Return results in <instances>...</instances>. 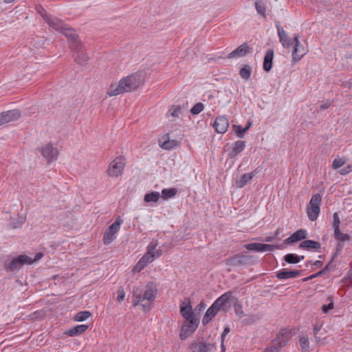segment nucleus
Listing matches in <instances>:
<instances>
[{"mask_svg": "<svg viewBox=\"0 0 352 352\" xmlns=\"http://www.w3.org/2000/svg\"><path fill=\"white\" fill-rule=\"evenodd\" d=\"M157 294V287L153 282L148 283L142 289L140 287H133L132 291V303L133 306L141 305L143 310L150 309Z\"/></svg>", "mask_w": 352, "mask_h": 352, "instance_id": "nucleus-1", "label": "nucleus"}, {"mask_svg": "<svg viewBox=\"0 0 352 352\" xmlns=\"http://www.w3.org/2000/svg\"><path fill=\"white\" fill-rule=\"evenodd\" d=\"M142 81L140 74L135 73L122 78L118 84H112L107 92L110 96H116L125 92L131 91L139 87Z\"/></svg>", "mask_w": 352, "mask_h": 352, "instance_id": "nucleus-2", "label": "nucleus"}, {"mask_svg": "<svg viewBox=\"0 0 352 352\" xmlns=\"http://www.w3.org/2000/svg\"><path fill=\"white\" fill-rule=\"evenodd\" d=\"M158 245L157 240H153L147 247L146 254L139 260L133 269L134 273L141 272L148 264L152 263L155 258L160 257L162 251L155 250Z\"/></svg>", "mask_w": 352, "mask_h": 352, "instance_id": "nucleus-3", "label": "nucleus"}, {"mask_svg": "<svg viewBox=\"0 0 352 352\" xmlns=\"http://www.w3.org/2000/svg\"><path fill=\"white\" fill-rule=\"evenodd\" d=\"M43 256V254L42 252L36 253L34 258L25 254L19 255L9 261H6L5 263V269L9 272L19 270L24 265H31L39 261Z\"/></svg>", "mask_w": 352, "mask_h": 352, "instance_id": "nucleus-4", "label": "nucleus"}, {"mask_svg": "<svg viewBox=\"0 0 352 352\" xmlns=\"http://www.w3.org/2000/svg\"><path fill=\"white\" fill-rule=\"evenodd\" d=\"M46 22L48 23L50 27L54 29L57 32H59L65 35L69 40L72 41H76L78 38L75 30L69 28L66 24L64 23L63 21L60 19L50 16L49 18H47Z\"/></svg>", "mask_w": 352, "mask_h": 352, "instance_id": "nucleus-5", "label": "nucleus"}, {"mask_svg": "<svg viewBox=\"0 0 352 352\" xmlns=\"http://www.w3.org/2000/svg\"><path fill=\"white\" fill-rule=\"evenodd\" d=\"M126 165L125 158L122 156L116 157L112 160L107 169V174L111 177H118L121 176L124 172Z\"/></svg>", "mask_w": 352, "mask_h": 352, "instance_id": "nucleus-6", "label": "nucleus"}, {"mask_svg": "<svg viewBox=\"0 0 352 352\" xmlns=\"http://www.w3.org/2000/svg\"><path fill=\"white\" fill-rule=\"evenodd\" d=\"M322 201V196L320 194H314L309 201L307 208V213L310 221H316L320 212V205Z\"/></svg>", "mask_w": 352, "mask_h": 352, "instance_id": "nucleus-7", "label": "nucleus"}, {"mask_svg": "<svg viewBox=\"0 0 352 352\" xmlns=\"http://www.w3.org/2000/svg\"><path fill=\"white\" fill-rule=\"evenodd\" d=\"M123 223L120 217H118L116 221L112 223L104 232L103 243L105 245H109L112 243L117 236V234L120 230V226Z\"/></svg>", "mask_w": 352, "mask_h": 352, "instance_id": "nucleus-8", "label": "nucleus"}, {"mask_svg": "<svg viewBox=\"0 0 352 352\" xmlns=\"http://www.w3.org/2000/svg\"><path fill=\"white\" fill-rule=\"evenodd\" d=\"M199 324V320L197 318L185 319L179 333L181 340H186L190 336H191L198 327Z\"/></svg>", "mask_w": 352, "mask_h": 352, "instance_id": "nucleus-9", "label": "nucleus"}, {"mask_svg": "<svg viewBox=\"0 0 352 352\" xmlns=\"http://www.w3.org/2000/svg\"><path fill=\"white\" fill-rule=\"evenodd\" d=\"M190 349L192 352H215L217 346L215 343H208L203 341L191 343Z\"/></svg>", "mask_w": 352, "mask_h": 352, "instance_id": "nucleus-10", "label": "nucleus"}, {"mask_svg": "<svg viewBox=\"0 0 352 352\" xmlns=\"http://www.w3.org/2000/svg\"><path fill=\"white\" fill-rule=\"evenodd\" d=\"M294 49L292 53V58L294 62L300 60L308 52L306 47L301 44L298 40V36L294 35Z\"/></svg>", "mask_w": 352, "mask_h": 352, "instance_id": "nucleus-11", "label": "nucleus"}, {"mask_svg": "<svg viewBox=\"0 0 352 352\" xmlns=\"http://www.w3.org/2000/svg\"><path fill=\"white\" fill-rule=\"evenodd\" d=\"M244 247L248 250L256 252H272L274 250L279 248V246L278 245L258 243L245 244Z\"/></svg>", "mask_w": 352, "mask_h": 352, "instance_id": "nucleus-12", "label": "nucleus"}, {"mask_svg": "<svg viewBox=\"0 0 352 352\" xmlns=\"http://www.w3.org/2000/svg\"><path fill=\"white\" fill-rule=\"evenodd\" d=\"M232 292H227L220 296L217 299H216L213 304L220 310H223L226 312L228 310L230 307L229 301L232 297Z\"/></svg>", "mask_w": 352, "mask_h": 352, "instance_id": "nucleus-13", "label": "nucleus"}, {"mask_svg": "<svg viewBox=\"0 0 352 352\" xmlns=\"http://www.w3.org/2000/svg\"><path fill=\"white\" fill-rule=\"evenodd\" d=\"M40 151L43 156L49 162L56 160L58 156V150L54 147L52 143H47L41 146Z\"/></svg>", "mask_w": 352, "mask_h": 352, "instance_id": "nucleus-14", "label": "nucleus"}, {"mask_svg": "<svg viewBox=\"0 0 352 352\" xmlns=\"http://www.w3.org/2000/svg\"><path fill=\"white\" fill-rule=\"evenodd\" d=\"M276 28L277 29V34L279 38L280 42L281 43L283 47L289 48L292 45L294 41L289 38L287 32L284 30V29L280 26L278 23H276Z\"/></svg>", "mask_w": 352, "mask_h": 352, "instance_id": "nucleus-15", "label": "nucleus"}, {"mask_svg": "<svg viewBox=\"0 0 352 352\" xmlns=\"http://www.w3.org/2000/svg\"><path fill=\"white\" fill-rule=\"evenodd\" d=\"M21 117V113L17 109H13L0 113L2 124L17 120Z\"/></svg>", "mask_w": 352, "mask_h": 352, "instance_id": "nucleus-16", "label": "nucleus"}, {"mask_svg": "<svg viewBox=\"0 0 352 352\" xmlns=\"http://www.w3.org/2000/svg\"><path fill=\"white\" fill-rule=\"evenodd\" d=\"M228 126V120L224 116L217 117L213 124V126L216 131L221 134H223L227 131Z\"/></svg>", "mask_w": 352, "mask_h": 352, "instance_id": "nucleus-17", "label": "nucleus"}, {"mask_svg": "<svg viewBox=\"0 0 352 352\" xmlns=\"http://www.w3.org/2000/svg\"><path fill=\"white\" fill-rule=\"evenodd\" d=\"M180 313L184 319L195 318L190 299L185 298L180 305Z\"/></svg>", "mask_w": 352, "mask_h": 352, "instance_id": "nucleus-18", "label": "nucleus"}, {"mask_svg": "<svg viewBox=\"0 0 352 352\" xmlns=\"http://www.w3.org/2000/svg\"><path fill=\"white\" fill-rule=\"evenodd\" d=\"M74 43L72 45V48H74L75 47H78L79 46V49L76 50V51L74 53L75 59L76 61H78L80 64H83L86 63L88 60V56L86 53H85L84 50H82V47L81 45L78 42V38H76V41H73Z\"/></svg>", "mask_w": 352, "mask_h": 352, "instance_id": "nucleus-19", "label": "nucleus"}, {"mask_svg": "<svg viewBox=\"0 0 352 352\" xmlns=\"http://www.w3.org/2000/svg\"><path fill=\"white\" fill-rule=\"evenodd\" d=\"M307 232L306 230L300 229L293 233L289 237L285 239L287 244L300 241L307 238Z\"/></svg>", "mask_w": 352, "mask_h": 352, "instance_id": "nucleus-20", "label": "nucleus"}, {"mask_svg": "<svg viewBox=\"0 0 352 352\" xmlns=\"http://www.w3.org/2000/svg\"><path fill=\"white\" fill-rule=\"evenodd\" d=\"M300 274L299 270H287V269H282L276 273V277L278 279L286 280L297 277Z\"/></svg>", "mask_w": 352, "mask_h": 352, "instance_id": "nucleus-21", "label": "nucleus"}, {"mask_svg": "<svg viewBox=\"0 0 352 352\" xmlns=\"http://www.w3.org/2000/svg\"><path fill=\"white\" fill-rule=\"evenodd\" d=\"M219 311L220 309L212 303V305L207 309L202 318L203 324L206 325L209 323Z\"/></svg>", "mask_w": 352, "mask_h": 352, "instance_id": "nucleus-22", "label": "nucleus"}, {"mask_svg": "<svg viewBox=\"0 0 352 352\" xmlns=\"http://www.w3.org/2000/svg\"><path fill=\"white\" fill-rule=\"evenodd\" d=\"M182 114V108L179 105L172 106L166 112V117L171 122H175L179 118Z\"/></svg>", "mask_w": 352, "mask_h": 352, "instance_id": "nucleus-23", "label": "nucleus"}, {"mask_svg": "<svg viewBox=\"0 0 352 352\" xmlns=\"http://www.w3.org/2000/svg\"><path fill=\"white\" fill-rule=\"evenodd\" d=\"M299 248L305 249L306 250H316V252H319V249L320 248V244L313 240H305L300 243L299 245Z\"/></svg>", "mask_w": 352, "mask_h": 352, "instance_id": "nucleus-24", "label": "nucleus"}, {"mask_svg": "<svg viewBox=\"0 0 352 352\" xmlns=\"http://www.w3.org/2000/svg\"><path fill=\"white\" fill-rule=\"evenodd\" d=\"M290 338V333L283 329L280 331L277 337L274 340L276 341L278 343L279 346L282 348L285 346V344L289 340Z\"/></svg>", "mask_w": 352, "mask_h": 352, "instance_id": "nucleus-25", "label": "nucleus"}, {"mask_svg": "<svg viewBox=\"0 0 352 352\" xmlns=\"http://www.w3.org/2000/svg\"><path fill=\"white\" fill-rule=\"evenodd\" d=\"M274 58V51L273 50H269L266 52L264 60L263 68L265 72H270L272 67V61Z\"/></svg>", "mask_w": 352, "mask_h": 352, "instance_id": "nucleus-26", "label": "nucleus"}, {"mask_svg": "<svg viewBox=\"0 0 352 352\" xmlns=\"http://www.w3.org/2000/svg\"><path fill=\"white\" fill-rule=\"evenodd\" d=\"M248 46L244 43L230 53L229 58H239L245 56L248 52Z\"/></svg>", "mask_w": 352, "mask_h": 352, "instance_id": "nucleus-27", "label": "nucleus"}, {"mask_svg": "<svg viewBox=\"0 0 352 352\" xmlns=\"http://www.w3.org/2000/svg\"><path fill=\"white\" fill-rule=\"evenodd\" d=\"M87 329L88 326L86 324L76 325L67 330L65 333L69 336L74 337L82 333Z\"/></svg>", "mask_w": 352, "mask_h": 352, "instance_id": "nucleus-28", "label": "nucleus"}, {"mask_svg": "<svg viewBox=\"0 0 352 352\" xmlns=\"http://www.w3.org/2000/svg\"><path fill=\"white\" fill-rule=\"evenodd\" d=\"M298 338L301 352H310L311 347L309 337L305 334H300Z\"/></svg>", "mask_w": 352, "mask_h": 352, "instance_id": "nucleus-29", "label": "nucleus"}, {"mask_svg": "<svg viewBox=\"0 0 352 352\" xmlns=\"http://www.w3.org/2000/svg\"><path fill=\"white\" fill-rule=\"evenodd\" d=\"M254 176V173L243 175L239 179L236 181V186L238 188H243L253 178Z\"/></svg>", "mask_w": 352, "mask_h": 352, "instance_id": "nucleus-30", "label": "nucleus"}, {"mask_svg": "<svg viewBox=\"0 0 352 352\" xmlns=\"http://www.w3.org/2000/svg\"><path fill=\"white\" fill-rule=\"evenodd\" d=\"M304 256H298L296 254H287L285 255L284 259L288 263H298L304 259Z\"/></svg>", "mask_w": 352, "mask_h": 352, "instance_id": "nucleus-31", "label": "nucleus"}, {"mask_svg": "<svg viewBox=\"0 0 352 352\" xmlns=\"http://www.w3.org/2000/svg\"><path fill=\"white\" fill-rule=\"evenodd\" d=\"M177 190L175 188H164L162 190V198L164 199H168L173 198L177 194Z\"/></svg>", "mask_w": 352, "mask_h": 352, "instance_id": "nucleus-32", "label": "nucleus"}, {"mask_svg": "<svg viewBox=\"0 0 352 352\" xmlns=\"http://www.w3.org/2000/svg\"><path fill=\"white\" fill-rule=\"evenodd\" d=\"M160 197V194L158 192H151L150 193H146L144 195V200L145 202L151 203V202H157Z\"/></svg>", "mask_w": 352, "mask_h": 352, "instance_id": "nucleus-33", "label": "nucleus"}, {"mask_svg": "<svg viewBox=\"0 0 352 352\" xmlns=\"http://www.w3.org/2000/svg\"><path fill=\"white\" fill-rule=\"evenodd\" d=\"M255 8L257 13L263 17H266V5L262 1L255 2Z\"/></svg>", "mask_w": 352, "mask_h": 352, "instance_id": "nucleus-34", "label": "nucleus"}, {"mask_svg": "<svg viewBox=\"0 0 352 352\" xmlns=\"http://www.w3.org/2000/svg\"><path fill=\"white\" fill-rule=\"evenodd\" d=\"M245 147V142L242 140H238L235 142L233 148H232V153L234 155H237L242 152Z\"/></svg>", "mask_w": 352, "mask_h": 352, "instance_id": "nucleus-35", "label": "nucleus"}, {"mask_svg": "<svg viewBox=\"0 0 352 352\" xmlns=\"http://www.w3.org/2000/svg\"><path fill=\"white\" fill-rule=\"evenodd\" d=\"M252 73V69L250 65H245L244 67H243L240 71L239 74L241 77L244 80H248L250 77Z\"/></svg>", "mask_w": 352, "mask_h": 352, "instance_id": "nucleus-36", "label": "nucleus"}, {"mask_svg": "<svg viewBox=\"0 0 352 352\" xmlns=\"http://www.w3.org/2000/svg\"><path fill=\"white\" fill-rule=\"evenodd\" d=\"M91 314L88 311H82L78 312L74 317V320L77 322H82L88 319Z\"/></svg>", "mask_w": 352, "mask_h": 352, "instance_id": "nucleus-37", "label": "nucleus"}, {"mask_svg": "<svg viewBox=\"0 0 352 352\" xmlns=\"http://www.w3.org/2000/svg\"><path fill=\"white\" fill-rule=\"evenodd\" d=\"M335 238L342 242L346 241L349 239V236L346 234L342 233L340 231V229L334 230Z\"/></svg>", "mask_w": 352, "mask_h": 352, "instance_id": "nucleus-38", "label": "nucleus"}, {"mask_svg": "<svg viewBox=\"0 0 352 352\" xmlns=\"http://www.w3.org/2000/svg\"><path fill=\"white\" fill-rule=\"evenodd\" d=\"M328 303L324 304L322 307V311L324 314H328L329 311L334 308V303L331 297H329L327 299Z\"/></svg>", "mask_w": 352, "mask_h": 352, "instance_id": "nucleus-39", "label": "nucleus"}, {"mask_svg": "<svg viewBox=\"0 0 352 352\" xmlns=\"http://www.w3.org/2000/svg\"><path fill=\"white\" fill-rule=\"evenodd\" d=\"M242 263L241 256L235 255L226 260V263L230 265H237Z\"/></svg>", "mask_w": 352, "mask_h": 352, "instance_id": "nucleus-40", "label": "nucleus"}, {"mask_svg": "<svg viewBox=\"0 0 352 352\" xmlns=\"http://www.w3.org/2000/svg\"><path fill=\"white\" fill-rule=\"evenodd\" d=\"M280 349L278 343L273 340L270 345L265 349L264 352H279Z\"/></svg>", "mask_w": 352, "mask_h": 352, "instance_id": "nucleus-41", "label": "nucleus"}, {"mask_svg": "<svg viewBox=\"0 0 352 352\" xmlns=\"http://www.w3.org/2000/svg\"><path fill=\"white\" fill-rule=\"evenodd\" d=\"M204 109V105L201 102H198L190 109V111L192 115H197L200 113Z\"/></svg>", "mask_w": 352, "mask_h": 352, "instance_id": "nucleus-42", "label": "nucleus"}, {"mask_svg": "<svg viewBox=\"0 0 352 352\" xmlns=\"http://www.w3.org/2000/svg\"><path fill=\"white\" fill-rule=\"evenodd\" d=\"M233 128L239 138H242L244 137L245 133L247 131V129H244L239 125H234Z\"/></svg>", "mask_w": 352, "mask_h": 352, "instance_id": "nucleus-43", "label": "nucleus"}, {"mask_svg": "<svg viewBox=\"0 0 352 352\" xmlns=\"http://www.w3.org/2000/svg\"><path fill=\"white\" fill-rule=\"evenodd\" d=\"M345 164V160L342 158H336L333 160L332 163V167L334 169H338L342 167Z\"/></svg>", "mask_w": 352, "mask_h": 352, "instance_id": "nucleus-44", "label": "nucleus"}, {"mask_svg": "<svg viewBox=\"0 0 352 352\" xmlns=\"http://www.w3.org/2000/svg\"><path fill=\"white\" fill-rule=\"evenodd\" d=\"M36 9L45 21H47V18H49L50 16V15H48L46 10L41 6H36Z\"/></svg>", "mask_w": 352, "mask_h": 352, "instance_id": "nucleus-45", "label": "nucleus"}, {"mask_svg": "<svg viewBox=\"0 0 352 352\" xmlns=\"http://www.w3.org/2000/svg\"><path fill=\"white\" fill-rule=\"evenodd\" d=\"M333 229L334 230L339 229L340 221V218H339L338 214L337 212H335L333 214Z\"/></svg>", "mask_w": 352, "mask_h": 352, "instance_id": "nucleus-46", "label": "nucleus"}, {"mask_svg": "<svg viewBox=\"0 0 352 352\" xmlns=\"http://www.w3.org/2000/svg\"><path fill=\"white\" fill-rule=\"evenodd\" d=\"M278 234H279V229H277L274 234H271L270 236H267L265 237L263 239V241H266V242H271L273 240H274L275 239H276Z\"/></svg>", "mask_w": 352, "mask_h": 352, "instance_id": "nucleus-47", "label": "nucleus"}, {"mask_svg": "<svg viewBox=\"0 0 352 352\" xmlns=\"http://www.w3.org/2000/svg\"><path fill=\"white\" fill-rule=\"evenodd\" d=\"M352 171V164L351 165H349L346 167H344L343 168L340 169L339 170V173L341 174V175H346L348 173H349L350 172Z\"/></svg>", "mask_w": 352, "mask_h": 352, "instance_id": "nucleus-48", "label": "nucleus"}, {"mask_svg": "<svg viewBox=\"0 0 352 352\" xmlns=\"http://www.w3.org/2000/svg\"><path fill=\"white\" fill-rule=\"evenodd\" d=\"M124 298H125V292L122 288H120L118 290L117 300H118V301L120 302V301L123 300L124 299Z\"/></svg>", "mask_w": 352, "mask_h": 352, "instance_id": "nucleus-49", "label": "nucleus"}, {"mask_svg": "<svg viewBox=\"0 0 352 352\" xmlns=\"http://www.w3.org/2000/svg\"><path fill=\"white\" fill-rule=\"evenodd\" d=\"M160 146L164 149H170L173 147V142L169 140L160 143Z\"/></svg>", "mask_w": 352, "mask_h": 352, "instance_id": "nucleus-50", "label": "nucleus"}, {"mask_svg": "<svg viewBox=\"0 0 352 352\" xmlns=\"http://www.w3.org/2000/svg\"><path fill=\"white\" fill-rule=\"evenodd\" d=\"M321 329V325H314V335L316 339V342H318L320 341L319 338L317 336L318 333Z\"/></svg>", "mask_w": 352, "mask_h": 352, "instance_id": "nucleus-51", "label": "nucleus"}, {"mask_svg": "<svg viewBox=\"0 0 352 352\" xmlns=\"http://www.w3.org/2000/svg\"><path fill=\"white\" fill-rule=\"evenodd\" d=\"M230 329L228 327H226L223 329V331L221 336V341L225 342V339L226 336L230 333Z\"/></svg>", "mask_w": 352, "mask_h": 352, "instance_id": "nucleus-52", "label": "nucleus"}, {"mask_svg": "<svg viewBox=\"0 0 352 352\" xmlns=\"http://www.w3.org/2000/svg\"><path fill=\"white\" fill-rule=\"evenodd\" d=\"M331 105V101L326 100L323 101L322 104H320V109H326Z\"/></svg>", "mask_w": 352, "mask_h": 352, "instance_id": "nucleus-53", "label": "nucleus"}, {"mask_svg": "<svg viewBox=\"0 0 352 352\" xmlns=\"http://www.w3.org/2000/svg\"><path fill=\"white\" fill-rule=\"evenodd\" d=\"M236 315L239 318H241L243 316V311L242 310V308L241 307H236L235 309Z\"/></svg>", "mask_w": 352, "mask_h": 352, "instance_id": "nucleus-54", "label": "nucleus"}, {"mask_svg": "<svg viewBox=\"0 0 352 352\" xmlns=\"http://www.w3.org/2000/svg\"><path fill=\"white\" fill-rule=\"evenodd\" d=\"M322 272H321V271L318 272V273L313 274V275L310 276L309 277L306 278L305 280H309V279L317 277V276H320V274H322Z\"/></svg>", "mask_w": 352, "mask_h": 352, "instance_id": "nucleus-55", "label": "nucleus"}, {"mask_svg": "<svg viewBox=\"0 0 352 352\" xmlns=\"http://www.w3.org/2000/svg\"><path fill=\"white\" fill-rule=\"evenodd\" d=\"M224 342H225L221 341V352L226 351V346H225Z\"/></svg>", "mask_w": 352, "mask_h": 352, "instance_id": "nucleus-56", "label": "nucleus"}, {"mask_svg": "<svg viewBox=\"0 0 352 352\" xmlns=\"http://www.w3.org/2000/svg\"><path fill=\"white\" fill-rule=\"evenodd\" d=\"M322 263L321 261H316L314 262V265H315L316 267H320L322 265Z\"/></svg>", "mask_w": 352, "mask_h": 352, "instance_id": "nucleus-57", "label": "nucleus"}, {"mask_svg": "<svg viewBox=\"0 0 352 352\" xmlns=\"http://www.w3.org/2000/svg\"><path fill=\"white\" fill-rule=\"evenodd\" d=\"M251 125H252V122H248L244 129H247V131H248L250 128Z\"/></svg>", "mask_w": 352, "mask_h": 352, "instance_id": "nucleus-58", "label": "nucleus"}, {"mask_svg": "<svg viewBox=\"0 0 352 352\" xmlns=\"http://www.w3.org/2000/svg\"><path fill=\"white\" fill-rule=\"evenodd\" d=\"M199 305H200L201 308H204L206 307L205 303L203 302H201Z\"/></svg>", "mask_w": 352, "mask_h": 352, "instance_id": "nucleus-59", "label": "nucleus"}]
</instances>
